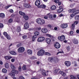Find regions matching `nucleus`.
Here are the masks:
<instances>
[{
  "label": "nucleus",
  "mask_w": 79,
  "mask_h": 79,
  "mask_svg": "<svg viewBox=\"0 0 79 79\" xmlns=\"http://www.w3.org/2000/svg\"><path fill=\"white\" fill-rule=\"evenodd\" d=\"M36 21L38 24H40V25H43L45 24V20L44 19L39 18L36 19Z\"/></svg>",
  "instance_id": "f257e3e1"
},
{
  "label": "nucleus",
  "mask_w": 79,
  "mask_h": 79,
  "mask_svg": "<svg viewBox=\"0 0 79 79\" xmlns=\"http://www.w3.org/2000/svg\"><path fill=\"white\" fill-rule=\"evenodd\" d=\"M45 53V51L43 49H41L37 53V55L38 56H42Z\"/></svg>",
  "instance_id": "f03ea898"
},
{
  "label": "nucleus",
  "mask_w": 79,
  "mask_h": 79,
  "mask_svg": "<svg viewBox=\"0 0 79 79\" xmlns=\"http://www.w3.org/2000/svg\"><path fill=\"white\" fill-rule=\"evenodd\" d=\"M48 61H50V62H52L53 61H56V57H49L48 59Z\"/></svg>",
  "instance_id": "7ed1b4c3"
},
{
  "label": "nucleus",
  "mask_w": 79,
  "mask_h": 79,
  "mask_svg": "<svg viewBox=\"0 0 79 79\" xmlns=\"http://www.w3.org/2000/svg\"><path fill=\"white\" fill-rule=\"evenodd\" d=\"M24 48L23 47H20L18 49V52L19 53H23L24 52Z\"/></svg>",
  "instance_id": "20e7f679"
},
{
  "label": "nucleus",
  "mask_w": 79,
  "mask_h": 79,
  "mask_svg": "<svg viewBox=\"0 0 79 79\" xmlns=\"http://www.w3.org/2000/svg\"><path fill=\"white\" fill-rule=\"evenodd\" d=\"M45 40V38L44 37H39L37 39L38 42H43Z\"/></svg>",
  "instance_id": "39448f33"
},
{
  "label": "nucleus",
  "mask_w": 79,
  "mask_h": 79,
  "mask_svg": "<svg viewBox=\"0 0 79 79\" xmlns=\"http://www.w3.org/2000/svg\"><path fill=\"white\" fill-rule=\"evenodd\" d=\"M58 39L61 41H63L65 40V36L64 35H62L61 37H58Z\"/></svg>",
  "instance_id": "423d86ee"
},
{
  "label": "nucleus",
  "mask_w": 79,
  "mask_h": 79,
  "mask_svg": "<svg viewBox=\"0 0 79 79\" xmlns=\"http://www.w3.org/2000/svg\"><path fill=\"white\" fill-rule=\"evenodd\" d=\"M35 5L37 6L38 8L39 6V5L40 4V0H36L35 2Z\"/></svg>",
  "instance_id": "0eeeda50"
},
{
  "label": "nucleus",
  "mask_w": 79,
  "mask_h": 79,
  "mask_svg": "<svg viewBox=\"0 0 79 79\" xmlns=\"http://www.w3.org/2000/svg\"><path fill=\"white\" fill-rule=\"evenodd\" d=\"M54 47L56 48H60V44L58 43H56L54 44Z\"/></svg>",
  "instance_id": "6e6552de"
},
{
  "label": "nucleus",
  "mask_w": 79,
  "mask_h": 79,
  "mask_svg": "<svg viewBox=\"0 0 79 79\" xmlns=\"http://www.w3.org/2000/svg\"><path fill=\"white\" fill-rule=\"evenodd\" d=\"M29 23L28 22H26L24 25V28L25 29H28L29 28Z\"/></svg>",
  "instance_id": "1a4fd4ad"
},
{
  "label": "nucleus",
  "mask_w": 79,
  "mask_h": 79,
  "mask_svg": "<svg viewBox=\"0 0 79 79\" xmlns=\"http://www.w3.org/2000/svg\"><path fill=\"white\" fill-rule=\"evenodd\" d=\"M64 64L67 66H71V62L69 61H65Z\"/></svg>",
  "instance_id": "9d476101"
},
{
  "label": "nucleus",
  "mask_w": 79,
  "mask_h": 79,
  "mask_svg": "<svg viewBox=\"0 0 79 79\" xmlns=\"http://www.w3.org/2000/svg\"><path fill=\"white\" fill-rule=\"evenodd\" d=\"M61 27V28L65 29V28H66L68 27V24H62Z\"/></svg>",
  "instance_id": "9b49d317"
},
{
  "label": "nucleus",
  "mask_w": 79,
  "mask_h": 79,
  "mask_svg": "<svg viewBox=\"0 0 79 79\" xmlns=\"http://www.w3.org/2000/svg\"><path fill=\"white\" fill-rule=\"evenodd\" d=\"M51 40L50 38H47L45 39V41L47 44H50V43Z\"/></svg>",
  "instance_id": "f8f14e48"
},
{
  "label": "nucleus",
  "mask_w": 79,
  "mask_h": 79,
  "mask_svg": "<svg viewBox=\"0 0 79 79\" xmlns=\"http://www.w3.org/2000/svg\"><path fill=\"white\" fill-rule=\"evenodd\" d=\"M45 70L43 69L42 70V74L44 76H46L47 75L46 73H45Z\"/></svg>",
  "instance_id": "ddd939ff"
},
{
  "label": "nucleus",
  "mask_w": 79,
  "mask_h": 79,
  "mask_svg": "<svg viewBox=\"0 0 79 79\" xmlns=\"http://www.w3.org/2000/svg\"><path fill=\"white\" fill-rule=\"evenodd\" d=\"M59 73H60V74H61L62 76H64V77L66 76V73H64V72L60 71L59 72Z\"/></svg>",
  "instance_id": "4468645a"
},
{
  "label": "nucleus",
  "mask_w": 79,
  "mask_h": 79,
  "mask_svg": "<svg viewBox=\"0 0 79 79\" xmlns=\"http://www.w3.org/2000/svg\"><path fill=\"white\" fill-rule=\"evenodd\" d=\"M72 41L74 44H78V41H77V40L76 39H73Z\"/></svg>",
  "instance_id": "2eb2a0df"
},
{
  "label": "nucleus",
  "mask_w": 79,
  "mask_h": 79,
  "mask_svg": "<svg viewBox=\"0 0 79 79\" xmlns=\"http://www.w3.org/2000/svg\"><path fill=\"white\" fill-rule=\"evenodd\" d=\"M27 52L28 55H32V50H31L29 49L27 50Z\"/></svg>",
  "instance_id": "dca6fc26"
},
{
  "label": "nucleus",
  "mask_w": 79,
  "mask_h": 79,
  "mask_svg": "<svg viewBox=\"0 0 79 79\" xmlns=\"http://www.w3.org/2000/svg\"><path fill=\"white\" fill-rule=\"evenodd\" d=\"M41 31L44 33H47L48 32V30L46 28H43L42 29Z\"/></svg>",
  "instance_id": "f3484780"
},
{
  "label": "nucleus",
  "mask_w": 79,
  "mask_h": 79,
  "mask_svg": "<svg viewBox=\"0 0 79 79\" xmlns=\"http://www.w3.org/2000/svg\"><path fill=\"white\" fill-rule=\"evenodd\" d=\"M38 8H45L46 6L44 5H41L38 6Z\"/></svg>",
  "instance_id": "a211bd4d"
},
{
  "label": "nucleus",
  "mask_w": 79,
  "mask_h": 79,
  "mask_svg": "<svg viewBox=\"0 0 79 79\" xmlns=\"http://www.w3.org/2000/svg\"><path fill=\"white\" fill-rule=\"evenodd\" d=\"M11 55H15L16 54V52L14 51H9Z\"/></svg>",
  "instance_id": "6ab92c4d"
},
{
  "label": "nucleus",
  "mask_w": 79,
  "mask_h": 79,
  "mask_svg": "<svg viewBox=\"0 0 79 79\" xmlns=\"http://www.w3.org/2000/svg\"><path fill=\"white\" fill-rule=\"evenodd\" d=\"M19 13L20 15L21 16H24V15H26V14H25V13L22 12L21 11H19Z\"/></svg>",
  "instance_id": "aec40b11"
},
{
  "label": "nucleus",
  "mask_w": 79,
  "mask_h": 79,
  "mask_svg": "<svg viewBox=\"0 0 79 79\" xmlns=\"http://www.w3.org/2000/svg\"><path fill=\"white\" fill-rule=\"evenodd\" d=\"M5 68H6V69H8V68H9V67H10V66L8 63H6L5 64Z\"/></svg>",
  "instance_id": "412c9836"
},
{
  "label": "nucleus",
  "mask_w": 79,
  "mask_h": 79,
  "mask_svg": "<svg viewBox=\"0 0 79 79\" xmlns=\"http://www.w3.org/2000/svg\"><path fill=\"white\" fill-rule=\"evenodd\" d=\"M4 58L6 60H10V59L12 58V57L11 56H6L5 57H4Z\"/></svg>",
  "instance_id": "4be33fe9"
},
{
  "label": "nucleus",
  "mask_w": 79,
  "mask_h": 79,
  "mask_svg": "<svg viewBox=\"0 0 79 79\" xmlns=\"http://www.w3.org/2000/svg\"><path fill=\"white\" fill-rule=\"evenodd\" d=\"M5 16V14H4L2 13L0 14V18H4Z\"/></svg>",
  "instance_id": "5701e85b"
},
{
  "label": "nucleus",
  "mask_w": 79,
  "mask_h": 79,
  "mask_svg": "<svg viewBox=\"0 0 79 79\" xmlns=\"http://www.w3.org/2000/svg\"><path fill=\"white\" fill-rule=\"evenodd\" d=\"M75 10H76V9H70L69 10V13H72V12H74L75 11Z\"/></svg>",
  "instance_id": "b1692460"
},
{
  "label": "nucleus",
  "mask_w": 79,
  "mask_h": 79,
  "mask_svg": "<svg viewBox=\"0 0 79 79\" xmlns=\"http://www.w3.org/2000/svg\"><path fill=\"white\" fill-rule=\"evenodd\" d=\"M56 8V6H55V5H53L51 6V10H55Z\"/></svg>",
  "instance_id": "393cba45"
},
{
  "label": "nucleus",
  "mask_w": 79,
  "mask_h": 79,
  "mask_svg": "<svg viewBox=\"0 0 79 79\" xmlns=\"http://www.w3.org/2000/svg\"><path fill=\"white\" fill-rule=\"evenodd\" d=\"M11 72L12 73H14L15 74H18V71L15 70H12Z\"/></svg>",
  "instance_id": "a878e982"
},
{
  "label": "nucleus",
  "mask_w": 79,
  "mask_h": 79,
  "mask_svg": "<svg viewBox=\"0 0 79 79\" xmlns=\"http://www.w3.org/2000/svg\"><path fill=\"white\" fill-rule=\"evenodd\" d=\"M24 6L25 7V8H30V7H31V6L29 5H28L26 3L24 4Z\"/></svg>",
  "instance_id": "bb28decb"
},
{
  "label": "nucleus",
  "mask_w": 79,
  "mask_h": 79,
  "mask_svg": "<svg viewBox=\"0 0 79 79\" xmlns=\"http://www.w3.org/2000/svg\"><path fill=\"white\" fill-rule=\"evenodd\" d=\"M62 11H63V10L62 8L60 9L57 10V11L58 12V13H61V12Z\"/></svg>",
  "instance_id": "cd10ccee"
},
{
  "label": "nucleus",
  "mask_w": 79,
  "mask_h": 79,
  "mask_svg": "<svg viewBox=\"0 0 79 79\" xmlns=\"http://www.w3.org/2000/svg\"><path fill=\"white\" fill-rule=\"evenodd\" d=\"M11 68L13 70H15V66H14V65H13V64H11Z\"/></svg>",
  "instance_id": "c85d7f7f"
},
{
  "label": "nucleus",
  "mask_w": 79,
  "mask_h": 79,
  "mask_svg": "<svg viewBox=\"0 0 79 79\" xmlns=\"http://www.w3.org/2000/svg\"><path fill=\"white\" fill-rule=\"evenodd\" d=\"M23 17L25 19H26V20H27V19H29V17H28V16L25 15L23 16Z\"/></svg>",
  "instance_id": "c756f323"
},
{
  "label": "nucleus",
  "mask_w": 79,
  "mask_h": 79,
  "mask_svg": "<svg viewBox=\"0 0 79 79\" xmlns=\"http://www.w3.org/2000/svg\"><path fill=\"white\" fill-rule=\"evenodd\" d=\"M2 72L3 73H6L7 72V70L5 69H2Z\"/></svg>",
  "instance_id": "7c9ffc66"
},
{
  "label": "nucleus",
  "mask_w": 79,
  "mask_h": 79,
  "mask_svg": "<svg viewBox=\"0 0 79 79\" xmlns=\"http://www.w3.org/2000/svg\"><path fill=\"white\" fill-rule=\"evenodd\" d=\"M17 31L18 32H20L21 31V27H18L17 29Z\"/></svg>",
  "instance_id": "2f4dec72"
},
{
  "label": "nucleus",
  "mask_w": 79,
  "mask_h": 79,
  "mask_svg": "<svg viewBox=\"0 0 79 79\" xmlns=\"http://www.w3.org/2000/svg\"><path fill=\"white\" fill-rule=\"evenodd\" d=\"M22 38L23 39H27V35L23 36Z\"/></svg>",
  "instance_id": "473e14b6"
},
{
  "label": "nucleus",
  "mask_w": 79,
  "mask_h": 79,
  "mask_svg": "<svg viewBox=\"0 0 79 79\" xmlns=\"http://www.w3.org/2000/svg\"><path fill=\"white\" fill-rule=\"evenodd\" d=\"M35 35H39V34H40V33H39V32L38 31H35L34 33Z\"/></svg>",
  "instance_id": "72a5a7b5"
},
{
  "label": "nucleus",
  "mask_w": 79,
  "mask_h": 79,
  "mask_svg": "<svg viewBox=\"0 0 79 79\" xmlns=\"http://www.w3.org/2000/svg\"><path fill=\"white\" fill-rule=\"evenodd\" d=\"M9 75L11 76H15V74L13 73H9Z\"/></svg>",
  "instance_id": "f704fd0d"
},
{
  "label": "nucleus",
  "mask_w": 79,
  "mask_h": 79,
  "mask_svg": "<svg viewBox=\"0 0 79 79\" xmlns=\"http://www.w3.org/2000/svg\"><path fill=\"white\" fill-rule=\"evenodd\" d=\"M75 19L76 20H77L78 19H79V15L76 16L75 17Z\"/></svg>",
  "instance_id": "c9c22d12"
},
{
  "label": "nucleus",
  "mask_w": 79,
  "mask_h": 79,
  "mask_svg": "<svg viewBox=\"0 0 79 79\" xmlns=\"http://www.w3.org/2000/svg\"><path fill=\"white\" fill-rule=\"evenodd\" d=\"M22 69L23 70H26V65H23Z\"/></svg>",
  "instance_id": "e433bc0d"
},
{
  "label": "nucleus",
  "mask_w": 79,
  "mask_h": 79,
  "mask_svg": "<svg viewBox=\"0 0 79 79\" xmlns=\"http://www.w3.org/2000/svg\"><path fill=\"white\" fill-rule=\"evenodd\" d=\"M6 37L8 40H10V39H11V38L10 37V36L8 35H6Z\"/></svg>",
  "instance_id": "4c0bfd02"
},
{
  "label": "nucleus",
  "mask_w": 79,
  "mask_h": 79,
  "mask_svg": "<svg viewBox=\"0 0 79 79\" xmlns=\"http://www.w3.org/2000/svg\"><path fill=\"white\" fill-rule=\"evenodd\" d=\"M13 22V19H10L8 21V22L9 23H12Z\"/></svg>",
  "instance_id": "58836bf2"
},
{
  "label": "nucleus",
  "mask_w": 79,
  "mask_h": 79,
  "mask_svg": "<svg viewBox=\"0 0 79 79\" xmlns=\"http://www.w3.org/2000/svg\"><path fill=\"white\" fill-rule=\"evenodd\" d=\"M68 51H70V50H71V48L70 47L68 46L66 48Z\"/></svg>",
  "instance_id": "ea45409f"
},
{
  "label": "nucleus",
  "mask_w": 79,
  "mask_h": 79,
  "mask_svg": "<svg viewBox=\"0 0 79 79\" xmlns=\"http://www.w3.org/2000/svg\"><path fill=\"white\" fill-rule=\"evenodd\" d=\"M58 72V69H56L54 71V73L55 74H56Z\"/></svg>",
  "instance_id": "a19ab883"
},
{
  "label": "nucleus",
  "mask_w": 79,
  "mask_h": 79,
  "mask_svg": "<svg viewBox=\"0 0 79 79\" xmlns=\"http://www.w3.org/2000/svg\"><path fill=\"white\" fill-rule=\"evenodd\" d=\"M3 34L4 35H5V36L6 37L8 35V34H7V33H6V32H4L3 33Z\"/></svg>",
  "instance_id": "79ce46f5"
},
{
  "label": "nucleus",
  "mask_w": 79,
  "mask_h": 79,
  "mask_svg": "<svg viewBox=\"0 0 79 79\" xmlns=\"http://www.w3.org/2000/svg\"><path fill=\"white\" fill-rule=\"evenodd\" d=\"M3 27V24L2 23H0V28Z\"/></svg>",
  "instance_id": "37998d69"
},
{
  "label": "nucleus",
  "mask_w": 79,
  "mask_h": 79,
  "mask_svg": "<svg viewBox=\"0 0 79 79\" xmlns=\"http://www.w3.org/2000/svg\"><path fill=\"white\" fill-rule=\"evenodd\" d=\"M28 38H30L31 37V33H29L28 34Z\"/></svg>",
  "instance_id": "c03bdc74"
},
{
  "label": "nucleus",
  "mask_w": 79,
  "mask_h": 79,
  "mask_svg": "<svg viewBox=\"0 0 79 79\" xmlns=\"http://www.w3.org/2000/svg\"><path fill=\"white\" fill-rule=\"evenodd\" d=\"M75 26V25H74V24H72V29H74Z\"/></svg>",
  "instance_id": "a18cd8bd"
},
{
  "label": "nucleus",
  "mask_w": 79,
  "mask_h": 79,
  "mask_svg": "<svg viewBox=\"0 0 79 79\" xmlns=\"http://www.w3.org/2000/svg\"><path fill=\"white\" fill-rule=\"evenodd\" d=\"M12 6V5H10L9 6H7L5 7V8H6V9H7V8H9V7H10V6Z\"/></svg>",
  "instance_id": "49530a36"
},
{
  "label": "nucleus",
  "mask_w": 79,
  "mask_h": 79,
  "mask_svg": "<svg viewBox=\"0 0 79 79\" xmlns=\"http://www.w3.org/2000/svg\"><path fill=\"white\" fill-rule=\"evenodd\" d=\"M73 15H74V16H75L76 15H77V13L76 12V11H75L74 12H73Z\"/></svg>",
  "instance_id": "de8ad7c7"
},
{
  "label": "nucleus",
  "mask_w": 79,
  "mask_h": 79,
  "mask_svg": "<svg viewBox=\"0 0 79 79\" xmlns=\"http://www.w3.org/2000/svg\"><path fill=\"white\" fill-rule=\"evenodd\" d=\"M19 79H24V78L22 76H20L19 77Z\"/></svg>",
  "instance_id": "09e8293b"
},
{
  "label": "nucleus",
  "mask_w": 79,
  "mask_h": 79,
  "mask_svg": "<svg viewBox=\"0 0 79 79\" xmlns=\"http://www.w3.org/2000/svg\"><path fill=\"white\" fill-rule=\"evenodd\" d=\"M54 2L56 3H58L59 2V0H55Z\"/></svg>",
  "instance_id": "8fccbe9b"
},
{
  "label": "nucleus",
  "mask_w": 79,
  "mask_h": 79,
  "mask_svg": "<svg viewBox=\"0 0 79 79\" xmlns=\"http://www.w3.org/2000/svg\"><path fill=\"white\" fill-rule=\"evenodd\" d=\"M37 37L36 35H33V36L32 37V39H35Z\"/></svg>",
  "instance_id": "3c124183"
},
{
  "label": "nucleus",
  "mask_w": 79,
  "mask_h": 79,
  "mask_svg": "<svg viewBox=\"0 0 79 79\" xmlns=\"http://www.w3.org/2000/svg\"><path fill=\"white\" fill-rule=\"evenodd\" d=\"M20 46H21V44H19L17 45H16V47L18 48L19 47H20Z\"/></svg>",
  "instance_id": "603ef678"
},
{
  "label": "nucleus",
  "mask_w": 79,
  "mask_h": 79,
  "mask_svg": "<svg viewBox=\"0 0 79 79\" xmlns=\"http://www.w3.org/2000/svg\"><path fill=\"white\" fill-rule=\"evenodd\" d=\"M49 17L50 19H52L53 18V15H50Z\"/></svg>",
  "instance_id": "864d4df0"
},
{
  "label": "nucleus",
  "mask_w": 79,
  "mask_h": 79,
  "mask_svg": "<svg viewBox=\"0 0 79 79\" xmlns=\"http://www.w3.org/2000/svg\"><path fill=\"white\" fill-rule=\"evenodd\" d=\"M35 58V57L34 56H32V57H31L30 58V59L31 60H34Z\"/></svg>",
  "instance_id": "5fc2aeb1"
},
{
  "label": "nucleus",
  "mask_w": 79,
  "mask_h": 79,
  "mask_svg": "<svg viewBox=\"0 0 79 79\" xmlns=\"http://www.w3.org/2000/svg\"><path fill=\"white\" fill-rule=\"evenodd\" d=\"M19 71H21V66H19V69H18Z\"/></svg>",
  "instance_id": "6e6d98bb"
},
{
  "label": "nucleus",
  "mask_w": 79,
  "mask_h": 79,
  "mask_svg": "<svg viewBox=\"0 0 79 79\" xmlns=\"http://www.w3.org/2000/svg\"><path fill=\"white\" fill-rule=\"evenodd\" d=\"M9 11L10 12V13H13V10L12 9H10L9 10Z\"/></svg>",
  "instance_id": "4d7b16f0"
},
{
  "label": "nucleus",
  "mask_w": 79,
  "mask_h": 79,
  "mask_svg": "<svg viewBox=\"0 0 79 79\" xmlns=\"http://www.w3.org/2000/svg\"><path fill=\"white\" fill-rule=\"evenodd\" d=\"M46 55L50 56V54L48 52H46Z\"/></svg>",
  "instance_id": "13d9d810"
},
{
  "label": "nucleus",
  "mask_w": 79,
  "mask_h": 79,
  "mask_svg": "<svg viewBox=\"0 0 79 79\" xmlns=\"http://www.w3.org/2000/svg\"><path fill=\"white\" fill-rule=\"evenodd\" d=\"M48 27H50V28H51L52 27V25H51L50 24H48Z\"/></svg>",
  "instance_id": "bf43d9fd"
},
{
  "label": "nucleus",
  "mask_w": 79,
  "mask_h": 79,
  "mask_svg": "<svg viewBox=\"0 0 79 79\" xmlns=\"http://www.w3.org/2000/svg\"><path fill=\"white\" fill-rule=\"evenodd\" d=\"M75 11H76L77 14H78V13H79V10H76Z\"/></svg>",
  "instance_id": "052dcab7"
},
{
  "label": "nucleus",
  "mask_w": 79,
  "mask_h": 79,
  "mask_svg": "<svg viewBox=\"0 0 79 79\" xmlns=\"http://www.w3.org/2000/svg\"><path fill=\"white\" fill-rule=\"evenodd\" d=\"M47 36L48 37H52V36H51V35H49V34H47Z\"/></svg>",
  "instance_id": "680f3d73"
},
{
  "label": "nucleus",
  "mask_w": 79,
  "mask_h": 79,
  "mask_svg": "<svg viewBox=\"0 0 79 79\" xmlns=\"http://www.w3.org/2000/svg\"><path fill=\"white\" fill-rule=\"evenodd\" d=\"M44 19H48V16H44Z\"/></svg>",
  "instance_id": "e2e57ef3"
},
{
  "label": "nucleus",
  "mask_w": 79,
  "mask_h": 79,
  "mask_svg": "<svg viewBox=\"0 0 79 79\" xmlns=\"http://www.w3.org/2000/svg\"><path fill=\"white\" fill-rule=\"evenodd\" d=\"M11 61H12V62H14V61H15V59H12L11 60Z\"/></svg>",
  "instance_id": "0e129e2a"
},
{
  "label": "nucleus",
  "mask_w": 79,
  "mask_h": 79,
  "mask_svg": "<svg viewBox=\"0 0 79 79\" xmlns=\"http://www.w3.org/2000/svg\"><path fill=\"white\" fill-rule=\"evenodd\" d=\"M73 34V31H71L70 32V34Z\"/></svg>",
  "instance_id": "69168bd1"
},
{
  "label": "nucleus",
  "mask_w": 79,
  "mask_h": 79,
  "mask_svg": "<svg viewBox=\"0 0 79 79\" xmlns=\"http://www.w3.org/2000/svg\"><path fill=\"white\" fill-rule=\"evenodd\" d=\"M76 32L77 33H79V30H77V31H76Z\"/></svg>",
  "instance_id": "338daca9"
},
{
  "label": "nucleus",
  "mask_w": 79,
  "mask_h": 79,
  "mask_svg": "<svg viewBox=\"0 0 79 79\" xmlns=\"http://www.w3.org/2000/svg\"><path fill=\"white\" fill-rule=\"evenodd\" d=\"M31 79H38V78H34V77H33V78H31Z\"/></svg>",
  "instance_id": "774afa93"
}]
</instances>
